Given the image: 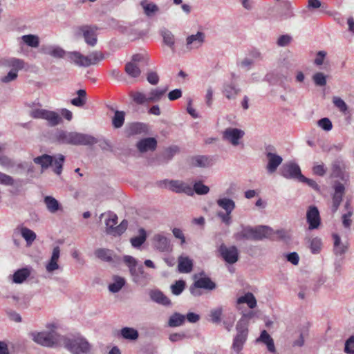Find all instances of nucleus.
Instances as JSON below:
<instances>
[{
    "label": "nucleus",
    "mask_w": 354,
    "mask_h": 354,
    "mask_svg": "<svg viewBox=\"0 0 354 354\" xmlns=\"http://www.w3.org/2000/svg\"><path fill=\"white\" fill-rule=\"evenodd\" d=\"M55 138L60 144L72 145H93L97 142V139L91 135L64 130H58Z\"/></svg>",
    "instance_id": "f257e3e1"
},
{
    "label": "nucleus",
    "mask_w": 354,
    "mask_h": 354,
    "mask_svg": "<svg viewBox=\"0 0 354 354\" xmlns=\"http://www.w3.org/2000/svg\"><path fill=\"white\" fill-rule=\"evenodd\" d=\"M104 55L100 51H93L88 55H84L78 51L67 52V60L79 67H88L95 65L104 59Z\"/></svg>",
    "instance_id": "f03ea898"
},
{
    "label": "nucleus",
    "mask_w": 354,
    "mask_h": 354,
    "mask_svg": "<svg viewBox=\"0 0 354 354\" xmlns=\"http://www.w3.org/2000/svg\"><path fill=\"white\" fill-rule=\"evenodd\" d=\"M271 229L267 226H259L253 228L250 226H242L239 232L234 234L236 241L243 240H262L268 237L271 232Z\"/></svg>",
    "instance_id": "7ed1b4c3"
},
{
    "label": "nucleus",
    "mask_w": 354,
    "mask_h": 354,
    "mask_svg": "<svg viewBox=\"0 0 354 354\" xmlns=\"http://www.w3.org/2000/svg\"><path fill=\"white\" fill-rule=\"evenodd\" d=\"M47 328L50 330V331H43L32 333V337L34 342L41 346L47 347H53L58 345H62V339L64 336L59 335L57 333L53 330V328H55V324H48L47 325Z\"/></svg>",
    "instance_id": "20e7f679"
},
{
    "label": "nucleus",
    "mask_w": 354,
    "mask_h": 354,
    "mask_svg": "<svg viewBox=\"0 0 354 354\" xmlns=\"http://www.w3.org/2000/svg\"><path fill=\"white\" fill-rule=\"evenodd\" d=\"M62 344L72 354H90L92 346L84 337L68 338L63 337Z\"/></svg>",
    "instance_id": "39448f33"
},
{
    "label": "nucleus",
    "mask_w": 354,
    "mask_h": 354,
    "mask_svg": "<svg viewBox=\"0 0 354 354\" xmlns=\"http://www.w3.org/2000/svg\"><path fill=\"white\" fill-rule=\"evenodd\" d=\"M244 315L236 325V334L233 339L232 349L235 353H240L247 341L248 336V322Z\"/></svg>",
    "instance_id": "423d86ee"
},
{
    "label": "nucleus",
    "mask_w": 354,
    "mask_h": 354,
    "mask_svg": "<svg viewBox=\"0 0 354 354\" xmlns=\"http://www.w3.org/2000/svg\"><path fill=\"white\" fill-rule=\"evenodd\" d=\"M216 204L225 211L224 212H218L217 213L218 217L221 220L222 223L226 225H230L232 223L231 214L236 207L235 202L232 199L222 197L216 201Z\"/></svg>",
    "instance_id": "0eeeda50"
},
{
    "label": "nucleus",
    "mask_w": 354,
    "mask_h": 354,
    "mask_svg": "<svg viewBox=\"0 0 354 354\" xmlns=\"http://www.w3.org/2000/svg\"><path fill=\"white\" fill-rule=\"evenodd\" d=\"M151 241L152 248L159 252L169 253L173 250L171 241L164 232L155 234Z\"/></svg>",
    "instance_id": "6e6552de"
},
{
    "label": "nucleus",
    "mask_w": 354,
    "mask_h": 354,
    "mask_svg": "<svg viewBox=\"0 0 354 354\" xmlns=\"http://www.w3.org/2000/svg\"><path fill=\"white\" fill-rule=\"evenodd\" d=\"M268 163L266 169L269 174L275 172L278 167L282 163L283 158L275 153V149L272 145L266 146L264 151Z\"/></svg>",
    "instance_id": "1a4fd4ad"
},
{
    "label": "nucleus",
    "mask_w": 354,
    "mask_h": 354,
    "mask_svg": "<svg viewBox=\"0 0 354 354\" xmlns=\"http://www.w3.org/2000/svg\"><path fill=\"white\" fill-rule=\"evenodd\" d=\"M97 28L90 26H82L76 29V35L83 37L85 42L91 46H94L97 44Z\"/></svg>",
    "instance_id": "9d476101"
},
{
    "label": "nucleus",
    "mask_w": 354,
    "mask_h": 354,
    "mask_svg": "<svg viewBox=\"0 0 354 354\" xmlns=\"http://www.w3.org/2000/svg\"><path fill=\"white\" fill-rule=\"evenodd\" d=\"M245 135V132L237 128L229 127L223 132V138L224 140L231 143L233 146H237L239 144V140Z\"/></svg>",
    "instance_id": "9b49d317"
},
{
    "label": "nucleus",
    "mask_w": 354,
    "mask_h": 354,
    "mask_svg": "<svg viewBox=\"0 0 354 354\" xmlns=\"http://www.w3.org/2000/svg\"><path fill=\"white\" fill-rule=\"evenodd\" d=\"M280 173L286 178H297L299 180L302 176L299 165L292 162L284 164L280 169Z\"/></svg>",
    "instance_id": "f8f14e48"
},
{
    "label": "nucleus",
    "mask_w": 354,
    "mask_h": 354,
    "mask_svg": "<svg viewBox=\"0 0 354 354\" xmlns=\"http://www.w3.org/2000/svg\"><path fill=\"white\" fill-rule=\"evenodd\" d=\"M205 35L203 32H197L196 34L187 37L185 46L188 50L198 49L205 42Z\"/></svg>",
    "instance_id": "ddd939ff"
},
{
    "label": "nucleus",
    "mask_w": 354,
    "mask_h": 354,
    "mask_svg": "<svg viewBox=\"0 0 354 354\" xmlns=\"http://www.w3.org/2000/svg\"><path fill=\"white\" fill-rule=\"evenodd\" d=\"M219 252L223 259L230 264L235 263L239 259V252L236 246L227 247L222 244L219 248Z\"/></svg>",
    "instance_id": "4468645a"
},
{
    "label": "nucleus",
    "mask_w": 354,
    "mask_h": 354,
    "mask_svg": "<svg viewBox=\"0 0 354 354\" xmlns=\"http://www.w3.org/2000/svg\"><path fill=\"white\" fill-rule=\"evenodd\" d=\"M165 183L169 189L172 192L176 193H185L187 195L193 194V189L192 187L183 181L177 180H167L165 181Z\"/></svg>",
    "instance_id": "2eb2a0df"
},
{
    "label": "nucleus",
    "mask_w": 354,
    "mask_h": 354,
    "mask_svg": "<svg viewBox=\"0 0 354 354\" xmlns=\"http://www.w3.org/2000/svg\"><path fill=\"white\" fill-rule=\"evenodd\" d=\"M306 221L310 230L317 229L321 224L319 212L317 207L311 205L306 212Z\"/></svg>",
    "instance_id": "dca6fc26"
},
{
    "label": "nucleus",
    "mask_w": 354,
    "mask_h": 354,
    "mask_svg": "<svg viewBox=\"0 0 354 354\" xmlns=\"http://www.w3.org/2000/svg\"><path fill=\"white\" fill-rule=\"evenodd\" d=\"M334 193L332 197V212H335L338 209L342 201L343 196L345 193V187L340 182L336 181L333 185Z\"/></svg>",
    "instance_id": "f3484780"
},
{
    "label": "nucleus",
    "mask_w": 354,
    "mask_h": 354,
    "mask_svg": "<svg viewBox=\"0 0 354 354\" xmlns=\"http://www.w3.org/2000/svg\"><path fill=\"white\" fill-rule=\"evenodd\" d=\"M60 248L55 246L53 248L51 257L48 262L46 263V270L48 273H52L54 271L60 269V266L58 263L60 257Z\"/></svg>",
    "instance_id": "a211bd4d"
},
{
    "label": "nucleus",
    "mask_w": 354,
    "mask_h": 354,
    "mask_svg": "<svg viewBox=\"0 0 354 354\" xmlns=\"http://www.w3.org/2000/svg\"><path fill=\"white\" fill-rule=\"evenodd\" d=\"M132 281L138 285H145L147 282V274L145 272L142 266H139L135 270L129 272Z\"/></svg>",
    "instance_id": "6ab92c4d"
},
{
    "label": "nucleus",
    "mask_w": 354,
    "mask_h": 354,
    "mask_svg": "<svg viewBox=\"0 0 354 354\" xmlns=\"http://www.w3.org/2000/svg\"><path fill=\"white\" fill-rule=\"evenodd\" d=\"M14 233L20 234L26 241L28 245H32L37 238L36 234L32 230L23 225L17 226L15 229Z\"/></svg>",
    "instance_id": "aec40b11"
},
{
    "label": "nucleus",
    "mask_w": 354,
    "mask_h": 354,
    "mask_svg": "<svg viewBox=\"0 0 354 354\" xmlns=\"http://www.w3.org/2000/svg\"><path fill=\"white\" fill-rule=\"evenodd\" d=\"M136 147L141 153L154 151L157 147V141L153 138H144L137 142Z\"/></svg>",
    "instance_id": "412c9836"
},
{
    "label": "nucleus",
    "mask_w": 354,
    "mask_h": 354,
    "mask_svg": "<svg viewBox=\"0 0 354 354\" xmlns=\"http://www.w3.org/2000/svg\"><path fill=\"white\" fill-rule=\"evenodd\" d=\"M213 164L212 159L206 156H194L190 158L189 165L196 167H208Z\"/></svg>",
    "instance_id": "4be33fe9"
},
{
    "label": "nucleus",
    "mask_w": 354,
    "mask_h": 354,
    "mask_svg": "<svg viewBox=\"0 0 354 354\" xmlns=\"http://www.w3.org/2000/svg\"><path fill=\"white\" fill-rule=\"evenodd\" d=\"M241 89L234 82H225L223 86V94L228 100H234L240 93Z\"/></svg>",
    "instance_id": "5701e85b"
},
{
    "label": "nucleus",
    "mask_w": 354,
    "mask_h": 354,
    "mask_svg": "<svg viewBox=\"0 0 354 354\" xmlns=\"http://www.w3.org/2000/svg\"><path fill=\"white\" fill-rule=\"evenodd\" d=\"M41 51L43 53L50 55L55 58H62L64 57H66L67 53V52H66L61 47L55 46H48L43 47Z\"/></svg>",
    "instance_id": "b1692460"
},
{
    "label": "nucleus",
    "mask_w": 354,
    "mask_h": 354,
    "mask_svg": "<svg viewBox=\"0 0 354 354\" xmlns=\"http://www.w3.org/2000/svg\"><path fill=\"white\" fill-rule=\"evenodd\" d=\"M178 269L180 273H189L193 269V261L188 257L180 256L178 259Z\"/></svg>",
    "instance_id": "393cba45"
},
{
    "label": "nucleus",
    "mask_w": 354,
    "mask_h": 354,
    "mask_svg": "<svg viewBox=\"0 0 354 354\" xmlns=\"http://www.w3.org/2000/svg\"><path fill=\"white\" fill-rule=\"evenodd\" d=\"M150 297L151 300L159 304L169 306L171 305V300L163 294L162 292L158 290H152L150 292Z\"/></svg>",
    "instance_id": "a878e982"
},
{
    "label": "nucleus",
    "mask_w": 354,
    "mask_h": 354,
    "mask_svg": "<svg viewBox=\"0 0 354 354\" xmlns=\"http://www.w3.org/2000/svg\"><path fill=\"white\" fill-rule=\"evenodd\" d=\"M44 203L47 210L51 214H55L62 209V205L59 201L51 196H45L44 198Z\"/></svg>",
    "instance_id": "bb28decb"
},
{
    "label": "nucleus",
    "mask_w": 354,
    "mask_h": 354,
    "mask_svg": "<svg viewBox=\"0 0 354 354\" xmlns=\"http://www.w3.org/2000/svg\"><path fill=\"white\" fill-rule=\"evenodd\" d=\"M109 218L105 221L106 232L108 234L115 236V225L118 223V216L113 212L108 213Z\"/></svg>",
    "instance_id": "cd10ccee"
},
{
    "label": "nucleus",
    "mask_w": 354,
    "mask_h": 354,
    "mask_svg": "<svg viewBox=\"0 0 354 354\" xmlns=\"http://www.w3.org/2000/svg\"><path fill=\"white\" fill-rule=\"evenodd\" d=\"M120 335L123 339L129 341H136L139 337L138 331L131 327H123L120 330Z\"/></svg>",
    "instance_id": "c85d7f7f"
},
{
    "label": "nucleus",
    "mask_w": 354,
    "mask_h": 354,
    "mask_svg": "<svg viewBox=\"0 0 354 354\" xmlns=\"http://www.w3.org/2000/svg\"><path fill=\"white\" fill-rule=\"evenodd\" d=\"M168 91V87L165 86L162 88H156L152 89L148 96V101L149 102H159Z\"/></svg>",
    "instance_id": "c756f323"
},
{
    "label": "nucleus",
    "mask_w": 354,
    "mask_h": 354,
    "mask_svg": "<svg viewBox=\"0 0 354 354\" xmlns=\"http://www.w3.org/2000/svg\"><path fill=\"white\" fill-rule=\"evenodd\" d=\"M238 304H246L250 308H254L257 306V299L251 292H247L241 296L236 301Z\"/></svg>",
    "instance_id": "7c9ffc66"
},
{
    "label": "nucleus",
    "mask_w": 354,
    "mask_h": 354,
    "mask_svg": "<svg viewBox=\"0 0 354 354\" xmlns=\"http://www.w3.org/2000/svg\"><path fill=\"white\" fill-rule=\"evenodd\" d=\"M113 283L109 285V290L113 293L118 292L125 284V279L120 276L113 277Z\"/></svg>",
    "instance_id": "2f4dec72"
},
{
    "label": "nucleus",
    "mask_w": 354,
    "mask_h": 354,
    "mask_svg": "<svg viewBox=\"0 0 354 354\" xmlns=\"http://www.w3.org/2000/svg\"><path fill=\"white\" fill-rule=\"evenodd\" d=\"M185 321V316L179 313H174L172 314L169 320H168V326L169 327H178L182 326Z\"/></svg>",
    "instance_id": "473e14b6"
},
{
    "label": "nucleus",
    "mask_w": 354,
    "mask_h": 354,
    "mask_svg": "<svg viewBox=\"0 0 354 354\" xmlns=\"http://www.w3.org/2000/svg\"><path fill=\"white\" fill-rule=\"evenodd\" d=\"M140 6L143 8L144 13L147 17H151L159 11L158 6L153 3H148L146 0L140 2Z\"/></svg>",
    "instance_id": "72a5a7b5"
},
{
    "label": "nucleus",
    "mask_w": 354,
    "mask_h": 354,
    "mask_svg": "<svg viewBox=\"0 0 354 354\" xmlns=\"http://www.w3.org/2000/svg\"><path fill=\"white\" fill-rule=\"evenodd\" d=\"M35 164L41 165L42 169H47L53 162V156L44 154L33 159Z\"/></svg>",
    "instance_id": "f704fd0d"
},
{
    "label": "nucleus",
    "mask_w": 354,
    "mask_h": 354,
    "mask_svg": "<svg viewBox=\"0 0 354 354\" xmlns=\"http://www.w3.org/2000/svg\"><path fill=\"white\" fill-rule=\"evenodd\" d=\"M195 282L200 288L207 290H212L216 288V283L209 277H201L196 280Z\"/></svg>",
    "instance_id": "c9c22d12"
},
{
    "label": "nucleus",
    "mask_w": 354,
    "mask_h": 354,
    "mask_svg": "<svg viewBox=\"0 0 354 354\" xmlns=\"http://www.w3.org/2000/svg\"><path fill=\"white\" fill-rule=\"evenodd\" d=\"M44 120H47L48 124L51 127L59 124L62 121V118L57 113L48 110L46 111Z\"/></svg>",
    "instance_id": "e433bc0d"
},
{
    "label": "nucleus",
    "mask_w": 354,
    "mask_h": 354,
    "mask_svg": "<svg viewBox=\"0 0 354 354\" xmlns=\"http://www.w3.org/2000/svg\"><path fill=\"white\" fill-rule=\"evenodd\" d=\"M334 240L333 252L336 255H342L346 251V246L341 242V239L339 235L334 234L333 235Z\"/></svg>",
    "instance_id": "4c0bfd02"
},
{
    "label": "nucleus",
    "mask_w": 354,
    "mask_h": 354,
    "mask_svg": "<svg viewBox=\"0 0 354 354\" xmlns=\"http://www.w3.org/2000/svg\"><path fill=\"white\" fill-rule=\"evenodd\" d=\"M95 255L106 262H111L113 260V252L109 249L98 248L95 251Z\"/></svg>",
    "instance_id": "58836bf2"
},
{
    "label": "nucleus",
    "mask_w": 354,
    "mask_h": 354,
    "mask_svg": "<svg viewBox=\"0 0 354 354\" xmlns=\"http://www.w3.org/2000/svg\"><path fill=\"white\" fill-rule=\"evenodd\" d=\"M30 275V271L26 268H22L16 271L12 275V281L15 283H21Z\"/></svg>",
    "instance_id": "ea45409f"
},
{
    "label": "nucleus",
    "mask_w": 354,
    "mask_h": 354,
    "mask_svg": "<svg viewBox=\"0 0 354 354\" xmlns=\"http://www.w3.org/2000/svg\"><path fill=\"white\" fill-rule=\"evenodd\" d=\"M125 72L132 77H138L141 73V70L137 64L129 62L125 65Z\"/></svg>",
    "instance_id": "a19ab883"
},
{
    "label": "nucleus",
    "mask_w": 354,
    "mask_h": 354,
    "mask_svg": "<svg viewBox=\"0 0 354 354\" xmlns=\"http://www.w3.org/2000/svg\"><path fill=\"white\" fill-rule=\"evenodd\" d=\"M147 239L146 231L143 228L139 230V236L131 239V243L134 248H139L141 246Z\"/></svg>",
    "instance_id": "79ce46f5"
},
{
    "label": "nucleus",
    "mask_w": 354,
    "mask_h": 354,
    "mask_svg": "<svg viewBox=\"0 0 354 354\" xmlns=\"http://www.w3.org/2000/svg\"><path fill=\"white\" fill-rule=\"evenodd\" d=\"M125 113L122 111H115L114 116L112 118V124L114 128L119 129L122 127L124 122Z\"/></svg>",
    "instance_id": "37998d69"
},
{
    "label": "nucleus",
    "mask_w": 354,
    "mask_h": 354,
    "mask_svg": "<svg viewBox=\"0 0 354 354\" xmlns=\"http://www.w3.org/2000/svg\"><path fill=\"white\" fill-rule=\"evenodd\" d=\"M160 34L163 37L164 43L170 48H172L175 44V39L174 35L171 33V32L167 29L164 28L161 30Z\"/></svg>",
    "instance_id": "c03bdc74"
},
{
    "label": "nucleus",
    "mask_w": 354,
    "mask_h": 354,
    "mask_svg": "<svg viewBox=\"0 0 354 354\" xmlns=\"http://www.w3.org/2000/svg\"><path fill=\"white\" fill-rule=\"evenodd\" d=\"M77 94L78 96L73 98L71 100V103L76 106H83L86 103V91L84 90L80 89L77 91Z\"/></svg>",
    "instance_id": "a18cd8bd"
},
{
    "label": "nucleus",
    "mask_w": 354,
    "mask_h": 354,
    "mask_svg": "<svg viewBox=\"0 0 354 354\" xmlns=\"http://www.w3.org/2000/svg\"><path fill=\"white\" fill-rule=\"evenodd\" d=\"M310 249L313 254H318L320 252L322 247V239L319 237H315L309 241Z\"/></svg>",
    "instance_id": "49530a36"
},
{
    "label": "nucleus",
    "mask_w": 354,
    "mask_h": 354,
    "mask_svg": "<svg viewBox=\"0 0 354 354\" xmlns=\"http://www.w3.org/2000/svg\"><path fill=\"white\" fill-rule=\"evenodd\" d=\"M223 310L221 306L214 308L210 310L209 317H211V321L213 323L218 324L221 322Z\"/></svg>",
    "instance_id": "de8ad7c7"
},
{
    "label": "nucleus",
    "mask_w": 354,
    "mask_h": 354,
    "mask_svg": "<svg viewBox=\"0 0 354 354\" xmlns=\"http://www.w3.org/2000/svg\"><path fill=\"white\" fill-rule=\"evenodd\" d=\"M21 38L23 41L30 47L37 48L39 46V37L36 35H26Z\"/></svg>",
    "instance_id": "09e8293b"
},
{
    "label": "nucleus",
    "mask_w": 354,
    "mask_h": 354,
    "mask_svg": "<svg viewBox=\"0 0 354 354\" xmlns=\"http://www.w3.org/2000/svg\"><path fill=\"white\" fill-rule=\"evenodd\" d=\"M185 288V281L178 280L171 286V290L174 295H180Z\"/></svg>",
    "instance_id": "8fccbe9b"
},
{
    "label": "nucleus",
    "mask_w": 354,
    "mask_h": 354,
    "mask_svg": "<svg viewBox=\"0 0 354 354\" xmlns=\"http://www.w3.org/2000/svg\"><path fill=\"white\" fill-rule=\"evenodd\" d=\"M146 129V127L142 123H133L130 124L129 127V135H136L144 132Z\"/></svg>",
    "instance_id": "3c124183"
},
{
    "label": "nucleus",
    "mask_w": 354,
    "mask_h": 354,
    "mask_svg": "<svg viewBox=\"0 0 354 354\" xmlns=\"http://www.w3.org/2000/svg\"><path fill=\"white\" fill-rule=\"evenodd\" d=\"M133 100L138 104H143L145 103H149L148 97L141 92H135L131 93Z\"/></svg>",
    "instance_id": "603ef678"
},
{
    "label": "nucleus",
    "mask_w": 354,
    "mask_h": 354,
    "mask_svg": "<svg viewBox=\"0 0 354 354\" xmlns=\"http://www.w3.org/2000/svg\"><path fill=\"white\" fill-rule=\"evenodd\" d=\"M64 160L65 157L62 154H58L57 156L55 158V160L54 161V165L55 166L54 171L56 174H61Z\"/></svg>",
    "instance_id": "864d4df0"
},
{
    "label": "nucleus",
    "mask_w": 354,
    "mask_h": 354,
    "mask_svg": "<svg viewBox=\"0 0 354 354\" xmlns=\"http://www.w3.org/2000/svg\"><path fill=\"white\" fill-rule=\"evenodd\" d=\"M313 80L317 86H324L326 84V75L321 72L315 73L313 76Z\"/></svg>",
    "instance_id": "5fc2aeb1"
},
{
    "label": "nucleus",
    "mask_w": 354,
    "mask_h": 354,
    "mask_svg": "<svg viewBox=\"0 0 354 354\" xmlns=\"http://www.w3.org/2000/svg\"><path fill=\"white\" fill-rule=\"evenodd\" d=\"M192 189L193 191L194 190V192L196 194L200 195L206 194L209 191V188L207 186L203 184L201 182L195 183L194 185V188Z\"/></svg>",
    "instance_id": "6e6d98bb"
},
{
    "label": "nucleus",
    "mask_w": 354,
    "mask_h": 354,
    "mask_svg": "<svg viewBox=\"0 0 354 354\" xmlns=\"http://www.w3.org/2000/svg\"><path fill=\"white\" fill-rule=\"evenodd\" d=\"M8 65L12 67V70L17 73L18 70L23 68L24 62L19 59L11 58L8 60Z\"/></svg>",
    "instance_id": "4d7b16f0"
},
{
    "label": "nucleus",
    "mask_w": 354,
    "mask_h": 354,
    "mask_svg": "<svg viewBox=\"0 0 354 354\" xmlns=\"http://www.w3.org/2000/svg\"><path fill=\"white\" fill-rule=\"evenodd\" d=\"M123 261L125 264L128 266L129 272L132 270H135L138 267V261L133 257L129 255H125L123 258Z\"/></svg>",
    "instance_id": "13d9d810"
},
{
    "label": "nucleus",
    "mask_w": 354,
    "mask_h": 354,
    "mask_svg": "<svg viewBox=\"0 0 354 354\" xmlns=\"http://www.w3.org/2000/svg\"><path fill=\"white\" fill-rule=\"evenodd\" d=\"M317 124L320 128L326 131H330L333 128L331 121L327 118H324L318 120Z\"/></svg>",
    "instance_id": "bf43d9fd"
},
{
    "label": "nucleus",
    "mask_w": 354,
    "mask_h": 354,
    "mask_svg": "<svg viewBox=\"0 0 354 354\" xmlns=\"http://www.w3.org/2000/svg\"><path fill=\"white\" fill-rule=\"evenodd\" d=\"M344 352L346 354H354V336H351L345 342Z\"/></svg>",
    "instance_id": "052dcab7"
},
{
    "label": "nucleus",
    "mask_w": 354,
    "mask_h": 354,
    "mask_svg": "<svg viewBox=\"0 0 354 354\" xmlns=\"http://www.w3.org/2000/svg\"><path fill=\"white\" fill-rule=\"evenodd\" d=\"M147 80L151 85H156L159 82V75L156 71H149L147 73Z\"/></svg>",
    "instance_id": "680f3d73"
},
{
    "label": "nucleus",
    "mask_w": 354,
    "mask_h": 354,
    "mask_svg": "<svg viewBox=\"0 0 354 354\" xmlns=\"http://www.w3.org/2000/svg\"><path fill=\"white\" fill-rule=\"evenodd\" d=\"M46 109H34L30 111V115L35 119H44L45 118Z\"/></svg>",
    "instance_id": "e2e57ef3"
},
{
    "label": "nucleus",
    "mask_w": 354,
    "mask_h": 354,
    "mask_svg": "<svg viewBox=\"0 0 354 354\" xmlns=\"http://www.w3.org/2000/svg\"><path fill=\"white\" fill-rule=\"evenodd\" d=\"M234 321H235V315H234V314L231 313L229 315L227 319L223 322V324L225 328L227 331H230L232 329V328L234 326Z\"/></svg>",
    "instance_id": "0e129e2a"
},
{
    "label": "nucleus",
    "mask_w": 354,
    "mask_h": 354,
    "mask_svg": "<svg viewBox=\"0 0 354 354\" xmlns=\"http://www.w3.org/2000/svg\"><path fill=\"white\" fill-rule=\"evenodd\" d=\"M0 184L4 185H13L14 179L10 176L0 172Z\"/></svg>",
    "instance_id": "69168bd1"
},
{
    "label": "nucleus",
    "mask_w": 354,
    "mask_h": 354,
    "mask_svg": "<svg viewBox=\"0 0 354 354\" xmlns=\"http://www.w3.org/2000/svg\"><path fill=\"white\" fill-rule=\"evenodd\" d=\"M333 102L340 111L344 112L347 110V105L344 101L339 97H334Z\"/></svg>",
    "instance_id": "338daca9"
},
{
    "label": "nucleus",
    "mask_w": 354,
    "mask_h": 354,
    "mask_svg": "<svg viewBox=\"0 0 354 354\" xmlns=\"http://www.w3.org/2000/svg\"><path fill=\"white\" fill-rule=\"evenodd\" d=\"M292 40V37L288 35H281L277 41L278 46L284 47L288 46Z\"/></svg>",
    "instance_id": "774afa93"
}]
</instances>
